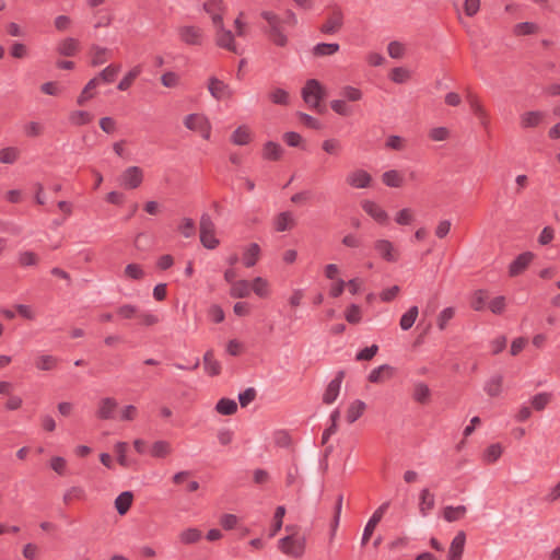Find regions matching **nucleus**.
Listing matches in <instances>:
<instances>
[{
    "label": "nucleus",
    "mask_w": 560,
    "mask_h": 560,
    "mask_svg": "<svg viewBox=\"0 0 560 560\" xmlns=\"http://www.w3.org/2000/svg\"><path fill=\"white\" fill-rule=\"evenodd\" d=\"M465 542H466L465 533L464 532L457 533V535L453 538V540L450 545L447 560H462Z\"/></svg>",
    "instance_id": "412c9836"
},
{
    "label": "nucleus",
    "mask_w": 560,
    "mask_h": 560,
    "mask_svg": "<svg viewBox=\"0 0 560 560\" xmlns=\"http://www.w3.org/2000/svg\"><path fill=\"white\" fill-rule=\"evenodd\" d=\"M183 125L186 129L199 133V136L209 141L212 133V125L209 117L202 113H190L183 118Z\"/></svg>",
    "instance_id": "20e7f679"
},
{
    "label": "nucleus",
    "mask_w": 560,
    "mask_h": 560,
    "mask_svg": "<svg viewBox=\"0 0 560 560\" xmlns=\"http://www.w3.org/2000/svg\"><path fill=\"white\" fill-rule=\"evenodd\" d=\"M117 406L118 404L115 398L104 397L98 401L96 416L103 420L112 419Z\"/></svg>",
    "instance_id": "b1692460"
},
{
    "label": "nucleus",
    "mask_w": 560,
    "mask_h": 560,
    "mask_svg": "<svg viewBox=\"0 0 560 560\" xmlns=\"http://www.w3.org/2000/svg\"><path fill=\"white\" fill-rule=\"evenodd\" d=\"M362 210L376 223L385 225L388 222L387 211L376 201L372 199H363L360 202Z\"/></svg>",
    "instance_id": "9d476101"
},
{
    "label": "nucleus",
    "mask_w": 560,
    "mask_h": 560,
    "mask_svg": "<svg viewBox=\"0 0 560 560\" xmlns=\"http://www.w3.org/2000/svg\"><path fill=\"white\" fill-rule=\"evenodd\" d=\"M261 16L268 23L271 42L279 47H284L288 44V36L281 28V18L272 11H262Z\"/></svg>",
    "instance_id": "39448f33"
},
{
    "label": "nucleus",
    "mask_w": 560,
    "mask_h": 560,
    "mask_svg": "<svg viewBox=\"0 0 560 560\" xmlns=\"http://www.w3.org/2000/svg\"><path fill=\"white\" fill-rule=\"evenodd\" d=\"M339 50V45L335 43H320L314 46L313 54L317 57L331 56Z\"/></svg>",
    "instance_id": "680f3d73"
},
{
    "label": "nucleus",
    "mask_w": 560,
    "mask_h": 560,
    "mask_svg": "<svg viewBox=\"0 0 560 560\" xmlns=\"http://www.w3.org/2000/svg\"><path fill=\"white\" fill-rule=\"evenodd\" d=\"M203 366L210 375H218L220 373V363L214 359L212 351L206 352L203 357Z\"/></svg>",
    "instance_id": "e2e57ef3"
},
{
    "label": "nucleus",
    "mask_w": 560,
    "mask_h": 560,
    "mask_svg": "<svg viewBox=\"0 0 560 560\" xmlns=\"http://www.w3.org/2000/svg\"><path fill=\"white\" fill-rule=\"evenodd\" d=\"M141 73V67L136 66L131 70H129L124 78L118 83V90L120 91H127L133 83V81L137 79V77Z\"/></svg>",
    "instance_id": "bf43d9fd"
},
{
    "label": "nucleus",
    "mask_w": 560,
    "mask_h": 560,
    "mask_svg": "<svg viewBox=\"0 0 560 560\" xmlns=\"http://www.w3.org/2000/svg\"><path fill=\"white\" fill-rule=\"evenodd\" d=\"M539 30L534 22H521L514 25L513 33L516 36L535 35L539 33Z\"/></svg>",
    "instance_id": "8fccbe9b"
},
{
    "label": "nucleus",
    "mask_w": 560,
    "mask_h": 560,
    "mask_svg": "<svg viewBox=\"0 0 560 560\" xmlns=\"http://www.w3.org/2000/svg\"><path fill=\"white\" fill-rule=\"evenodd\" d=\"M339 97H341L346 102H349L350 104L358 103V102L362 101L363 92L359 88L348 84V85H343L340 89Z\"/></svg>",
    "instance_id": "58836bf2"
},
{
    "label": "nucleus",
    "mask_w": 560,
    "mask_h": 560,
    "mask_svg": "<svg viewBox=\"0 0 560 560\" xmlns=\"http://www.w3.org/2000/svg\"><path fill=\"white\" fill-rule=\"evenodd\" d=\"M550 393L541 392L530 398V405L536 411H542L551 401Z\"/></svg>",
    "instance_id": "864d4df0"
},
{
    "label": "nucleus",
    "mask_w": 560,
    "mask_h": 560,
    "mask_svg": "<svg viewBox=\"0 0 560 560\" xmlns=\"http://www.w3.org/2000/svg\"><path fill=\"white\" fill-rule=\"evenodd\" d=\"M48 465L50 469L58 476H65L68 472V462L65 457L54 455L49 458Z\"/></svg>",
    "instance_id": "603ef678"
},
{
    "label": "nucleus",
    "mask_w": 560,
    "mask_h": 560,
    "mask_svg": "<svg viewBox=\"0 0 560 560\" xmlns=\"http://www.w3.org/2000/svg\"><path fill=\"white\" fill-rule=\"evenodd\" d=\"M534 258L535 255L532 252H524L518 255L509 266V276L517 277L523 273Z\"/></svg>",
    "instance_id": "f3484780"
},
{
    "label": "nucleus",
    "mask_w": 560,
    "mask_h": 560,
    "mask_svg": "<svg viewBox=\"0 0 560 560\" xmlns=\"http://www.w3.org/2000/svg\"><path fill=\"white\" fill-rule=\"evenodd\" d=\"M85 497V490L81 486H72L65 491L62 500L65 504H71L84 500Z\"/></svg>",
    "instance_id": "c03bdc74"
},
{
    "label": "nucleus",
    "mask_w": 560,
    "mask_h": 560,
    "mask_svg": "<svg viewBox=\"0 0 560 560\" xmlns=\"http://www.w3.org/2000/svg\"><path fill=\"white\" fill-rule=\"evenodd\" d=\"M98 86V78L91 79L82 89L80 94L78 95L75 103L78 106H84L91 100L96 96V90Z\"/></svg>",
    "instance_id": "aec40b11"
},
{
    "label": "nucleus",
    "mask_w": 560,
    "mask_h": 560,
    "mask_svg": "<svg viewBox=\"0 0 560 560\" xmlns=\"http://www.w3.org/2000/svg\"><path fill=\"white\" fill-rule=\"evenodd\" d=\"M144 180V172L140 166L131 165L120 174V184L125 189H138Z\"/></svg>",
    "instance_id": "1a4fd4ad"
},
{
    "label": "nucleus",
    "mask_w": 560,
    "mask_h": 560,
    "mask_svg": "<svg viewBox=\"0 0 560 560\" xmlns=\"http://www.w3.org/2000/svg\"><path fill=\"white\" fill-rule=\"evenodd\" d=\"M365 408L366 405L362 400L357 399L352 401L347 409L348 422L353 423L354 421H357L363 415Z\"/></svg>",
    "instance_id": "de8ad7c7"
},
{
    "label": "nucleus",
    "mask_w": 560,
    "mask_h": 560,
    "mask_svg": "<svg viewBox=\"0 0 560 560\" xmlns=\"http://www.w3.org/2000/svg\"><path fill=\"white\" fill-rule=\"evenodd\" d=\"M249 283L250 291H253L258 298L267 299L270 295V282L267 279L262 277H256L249 281Z\"/></svg>",
    "instance_id": "473e14b6"
},
{
    "label": "nucleus",
    "mask_w": 560,
    "mask_h": 560,
    "mask_svg": "<svg viewBox=\"0 0 560 560\" xmlns=\"http://www.w3.org/2000/svg\"><path fill=\"white\" fill-rule=\"evenodd\" d=\"M467 102L470 106V109L477 117L480 126L487 128L489 126L490 115L483 103L476 94L472 93L467 94Z\"/></svg>",
    "instance_id": "ddd939ff"
},
{
    "label": "nucleus",
    "mask_w": 560,
    "mask_h": 560,
    "mask_svg": "<svg viewBox=\"0 0 560 560\" xmlns=\"http://www.w3.org/2000/svg\"><path fill=\"white\" fill-rule=\"evenodd\" d=\"M120 71L119 65H109L105 69H103L96 78H98V83L103 81L104 83H110L114 81L115 77Z\"/></svg>",
    "instance_id": "0e129e2a"
},
{
    "label": "nucleus",
    "mask_w": 560,
    "mask_h": 560,
    "mask_svg": "<svg viewBox=\"0 0 560 560\" xmlns=\"http://www.w3.org/2000/svg\"><path fill=\"white\" fill-rule=\"evenodd\" d=\"M145 276V272L141 265L139 264H128L124 269V277L128 280H142Z\"/></svg>",
    "instance_id": "5fc2aeb1"
},
{
    "label": "nucleus",
    "mask_w": 560,
    "mask_h": 560,
    "mask_svg": "<svg viewBox=\"0 0 560 560\" xmlns=\"http://www.w3.org/2000/svg\"><path fill=\"white\" fill-rule=\"evenodd\" d=\"M57 52L65 57H73L80 49V42L73 37H65L57 44Z\"/></svg>",
    "instance_id": "4be33fe9"
},
{
    "label": "nucleus",
    "mask_w": 560,
    "mask_h": 560,
    "mask_svg": "<svg viewBox=\"0 0 560 560\" xmlns=\"http://www.w3.org/2000/svg\"><path fill=\"white\" fill-rule=\"evenodd\" d=\"M301 95L311 109L323 112L320 103L326 96V89L318 80L308 79L301 90Z\"/></svg>",
    "instance_id": "7ed1b4c3"
},
{
    "label": "nucleus",
    "mask_w": 560,
    "mask_h": 560,
    "mask_svg": "<svg viewBox=\"0 0 560 560\" xmlns=\"http://www.w3.org/2000/svg\"><path fill=\"white\" fill-rule=\"evenodd\" d=\"M202 8L211 20L215 44L221 48L238 54L232 31L224 26L223 15L226 12L224 0H206Z\"/></svg>",
    "instance_id": "f257e3e1"
},
{
    "label": "nucleus",
    "mask_w": 560,
    "mask_h": 560,
    "mask_svg": "<svg viewBox=\"0 0 560 560\" xmlns=\"http://www.w3.org/2000/svg\"><path fill=\"white\" fill-rule=\"evenodd\" d=\"M250 294V283L248 280L241 279L232 283L230 295L234 299H245Z\"/></svg>",
    "instance_id": "e433bc0d"
},
{
    "label": "nucleus",
    "mask_w": 560,
    "mask_h": 560,
    "mask_svg": "<svg viewBox=\"0 0 560 560\" xmlns=\"http://www.w3.org/2000/svg\"><path fill=\"white\" fill-rule=\"evenodd\" d=\"M394 374H395V368H393L388 364H383V365H380V366L373 369L370 372L368 380L371 383L381 384V383L392 378L394 376Z\"/></svg>",
    "instance_id": "6ab92c4d"
},
{
    "label": "nucleus",
    "mask_w": 560,
    "mask_h": 560,
    "mask_svg": "<svg viewBox=\"0 0 560 560\" xmlns=\"http://www.w3.org/2000/svg\"><path fill=\"white\" fill-rule=\"evenodd\" d=\"M374 249L378 256L388 261L395 262L399 258V252L393 242L386 238H380L374 242Z\"/></svg>",
    "instance_id": "f8f14e48"
},
{
    "label": "nucleus",
    "mask_w": 560,
    "mask_h": 560,
    "mask_svg": "<svg viewBox=\"0 0 560 560\" xmlns=\"http://www.w3.org/2000/svg\"><path fill=\"white\" fill-rule=\"evenodd\" d=\"M342 24L343 13L340 8L334 7L328 12L319 30L324 34H336L342 27Z\"/></svg>",
    "instance_id": "9b49d317"
},
{
    "label": "nucleus",
    "mask_w": 560,
    "mask_h": 560,
    "mask_svg": "<svg viewBox=\"0 0 560 560\" xmlns=\"http://www.w3.org/2000/svg\"><path fill=\"white\" fill-rule=\"evenodd\" d=\"M430 388L424 383H417L413 386L412 397L420 404H427L430 399Z\"/></svg>",
    "instance_id": "052dcab7"
},
{
    "label": "nucleus",
    "mask_w": 560,
    "mask_h": 560,
    "mask_svg": "<svg viewBox=\"0 0 560 560\" xmlns=\"http://www.w3.org/2000/svg\"><path fill=\"white\" fill-rule=\"evenodd\" d=\"M294 225V215L289 211L281 212L273 219V226L278 232L290 231Z\"/></svg>",
    "instance_id": "c756f323"
},
{
    "label": "nucleus",
    "mask_w": 560,
    "mask_h": 560,
    "mask_svg": "<svg viewBox=\"0 0 560 560\" xmlns=\"http://www.w3.org/2000/svg\"><path fill=\"white\" fill-rule=\"evenodd\" d=\"M419 316V308L418 306L413 305L410 306L400 317L399 319V326L401 330L407 331L409 330L413 324L416 323L417 318Z\"/></svg>",
    "instance_id": "a19ab883"
},
{
    "label": "nucleus",
    "mask_w": 560,
    "mask_h": 560,
    "mask_svg": "<svg viewBox=\"0 0 560 560\" xmlns=\"http://www.w3.org/2000/svg\"><path fill=\"white\" fill-rule=\"evenodd\" d=\"M59 359L52 354L39 352L34 361L36 370L40 372H51L58 368Z\"/></svg>",
    "instance_id": "a211bd4d"
},
{
    "label": "nucleus",
    "mask_w": 560,
    "mask_h": 560,
    "mask_svg": "<svg viewBox=\"0 0 560 560\" xmlns=\"http://www.w3.org/2000/svg\"><path fill=\"white\" fill-rule=\"evenodd\" d=\"M435 506V495L428 489L424 488L419 494V513L422 517L429 515L430 511Z\"/></svg>",
    "instance_id": "a878e982"
},
{
    "label": "nucleus",
    "mask_w": 560,
    "mask_h": 560,
    "mask_svg": "<svg viewBox=\"0 0 560 560\" xmlns=\"http://www.w3.org/2000/svg\"><path fill=\"white\" fill-rule=\"evenodd\" d=\"M342 376L343 374L339 373V375L328 384L323 396L325 404L330 405L337 399L341 388Z\"/></svg>",
    "instance_id": "7c9ffc66"
},
{
    "label": "nucleus",
    "mask_w": 560,
    "mask_h": 560,
    "mask_svg": "<svg viewBox=\"0 0 560 560\" xmlns=\"http://www.w3.org/2000/svg\"><path fill=\"white\" fill-rule=\"evenodd\" d=\"M329 106L336 115L341 117H349L353 114V106L341 97L331 100Z\"/></svg>",
    "instance_id": "4c0bfd02"
},
{
    "label": "nucleus",
    "mask_w": 560,
    "mask_h": 560,
    "mask_svg": "<svg viewBox=\"0 0 560 560\" xmlns=\"http://www.w3.org/2000/svg\"><path fill=\"white\" fill-rule=\"evenodd\" d=\"M394 220L398 225H410L415 221V211L408 207L399 209L395 213Z\"/></svg>",
    "instance_id": "6e6d98bb"
},
{
    "label": "nucleus",
    "mask_w": 560,
    "mask_h": 560,
    "mask_svg": "<svg viewBox=\"0 0 560 560\" xmlns=\"http://www.w3.org/2000/svg\"><path fill=\"white\" fill-rule=\"evenodd\" d=\"M411 71L406 67H395L389 71V79L396 84L407 83L411 79Z\"/></svg>",
    "instance_id": "49530a36"
},
{
    "label": "nucleus",
    "mask_w": 560,
    "mask_h": 560,
    "mask_svg": "<svg viewBox=\"0 0 560 560\" xmlns=\"http://www.w3.org/2000/svg\"><path fill=\"white\" fill-rule=\"evenodd\" d=\"M503 377L501 375L491 376L485 384V392L490 397H498L502 393Z\"/></svg>",
    "instance_id": "79ce46f5"
},
{
    "label": "nucleus",
    "mask_w": 560,
    "mask_h": 560,
    "mask_svg": "<svg viewBox=\"0 0 560 560\" xmlns=\"http://www.w3.org/2000/svg\"><path fill=\"white\" fill-rule=\"evenodd\" d=\"M381 180L389 188H401L405 185V176L398 170L385 171L381 176Z\"/></svg>",
    "instance_id": "bb28decb"
},
{
    "label": "nucleus",
    "mask_w": 560,
    "mask_h": 560,
    "mask_svg": "<svg viewBox=\"0 0 560 560\" xmlns=\"http://www.w3.org/2000/svg\"><path fill=\"white\" fill-rule=\"evenodd\" d=\"M545 119V113L539 110H527L520 116V124L522 128H536Z\"/></svg>",
    "instance_id": "393cba45"
},
{
    "label": "nucleus",
    "mask_w": 560,
    "mask_h": 560,
    "mask_svg": "<svg viewBox=\"0 0 560 560\" xmlns=\"http://www.w3.org/2000/svg\"><path fill=\"white\" fill-rule=\"evenodd\" d=\"M345 318L349 324H359L362 319V310L357 304H351L345 312Z\"/></svg>",
    "instance_id": "69168bd1"
},
{
    "label": "nucleus",
    "mask_w": 560,
    "mask_h": 560,
    "mask_svg": "<svg viewBox=\"0 0 560 560\" xmlns=\"http://www.w3.org/2000/svg\"><path fill=\"white\" fill-rule=\"evenodd\" d=\"M178 37L188 45H201L203 42V31L196 25H183L178 28Z\"/></svg>",
    "instance_id": "4468645a"
},
{
    "label": "nucleus",
    "mask_w": 560,
    "mask_h": 560,
    "mask_svg": "<svg viewBox=\"0 0 560 560\" xmlns=\"http://www.w3.org/2000/svg\"><path fill=\"white\" fill-rule=\"evenodd\" d=\"M40 261L39 256L33 250H21L18 254V264L22 268L37 267Z\"/></svg>",
    "instance_id": "ea45409f"
},
{
    "label": "nucleus",
    "mask_w": 560,
    "mask_h": 560,
    "mask_svg": "<svg viewBox=\"0 0 560 560\" xmlns=\"http://www.w3.org/2000/svg\"><path fill=\"white\" fill-rule=\"evenodd\" d=\"M467 513V509L464 505L458 506H446L443 510V517L447 522H455L462 520Z\"/></svg>",
    "instance_id": "3c124183"
},
{
    "label": "nucleus",
    "mask_w": 560,
    "mask_h": 560,
    "mask_svg": "<svg viewBox=\"0 0 560 560\" xmlns=\"http://www.w3.org/2000/svg\"><path fill=\"white\" fill-rule=\"evenodd\" d=\"M389 508V502H384L382 505H380L376 511L373 513L369 522L366 523L361 544L362 546H365L370 538L373 535L374 529L376 528L377 524L381 522L382 517L384 516L385 512Z\"/></svg>",
    "instance_id": "2eb2a0df"
},
{
    "label": "nucleus",
    "mask_w": 560,
    "mask_h": 560,
    "mask_svg": "<svg viewBox=\"0 0 560 560\" xmlns=\"http://www.w3.org/2000/svg\"><path fill=\"white\" fill-rule=\"evenodd\" d=\"M207 90L215 101H229L234 97L233 88L218 77H210L207 81Z\"/></svg>",
    "instance_id": "6e6552de"
},
{
    "label": "nucleus",
    "mask_w": 560,
    "mask_h": 560,
    "mask_svg": "<svg viewBox=\"0 0 560 560\" xmlns=\"http://www.w3.org/2000/svg\"><path fill=\"white\" fill-rule=\"evenodd\" d=\"M215 411L222 416H232L237 411V404L230 398H221L215 405Z\"/></svg>",
    "instance_id": "09e8293b"
},
{
    "label": "nucleus",
    "mask_w": 560,
    "mask_h": 560,
    "mask_svg": "<svg viewBox=\"0 0 560 560\" xmlns=\"http://www.w3.org/2000/svg\"><path fill=\"white\" fill-rule=\"evenodd\" d=\"M14 310L25 320H35L37 317L36 310L28 304H15Z\"/></svg>",
    "instance_id": "338daca9"
},
{
    "label": "nucleus",
    "mask_w": 560,
    "mask_h": 560,
    "mask_svg": "<svg viewBox=\"0 0 560 560\" xmlns=\"http://www.w3.org/2000/svg\"><path fill=\"white\" fill-rule=\"evenodd\" d=\"M68 119L72 126L80 127L92 122L94 116L92 113L84 109H73L69 113Z\"/></svg>",
    "instance_id": "72a5a7b5"
},
{
    "label": "nucleus",
    "mask_w": 560,
    "mask_h": 560,
    "mask_svg": "<svg viewBox=\"0 0 560 560\" xmlns=\"http://www.w3.org/2000/svg\"><path fill=\"white\" fill-rule=\"evenodd\" d=\"M503 454V446L500 443L490 444L482 454L486 464H494Z\"/></svg>",
    "instance_id": "a18cd8bd"
},
{
    "label": "nucleus",
    "mask_w": 560,
    "mask_h": 560,
    "mask_svg": "<svg viewBox=\"0 0 560 560\" xmlns=\"http://www.w3.org/2000/svg\"><path fill=\"white\" fill-rule=\"evenodd\" d=\"M284 149L275 141H267L261 149V156L267 161H279L282 159Z\"/></svg>",
    "instance_id": "cd10ccee"
},
{
    "label": "nucleus",
    "mask_w": 560,
    "mask_h": 560,
    "mask_svg": "<svg viewBox=\"0 0 560 560\" xmlns=\"http://www.w3.org/2000/svg\"><path fill=\"white\" fill-rule=\"evenodd\" d=\"M132 501H133V494L130 491H125V492L120 493L115 499V508H116L118 514L125 515L129 511V509L132 504Z\"/></svg>",
    "instance_id": "37998d69"
},
{
    "label": "nucleus",
    "mask_w": 560,
    "mask_h": 560,
    "mask_svg": "<svg viewBox=\"0 0 560 560\" xmlns=\"http://www.w3.org/2000/svg\"><path fill=\"white\" fill-rule=\"evenodd\" d=\"M320 150L329 156L337 158L342 153L343 145L339 139L329 137L322 141Z\"/></svg>",
    "instance_id": "2f4dec72"
},
{
    "label": "nucleus",
    "mask_w": 560,
    "mask_h": 560,
    "mask_svg": "<svg viewBox=\"0 0 560 560\" xmlns=\"http://www.w3.org/2000/svg\"><path fill=\"white\" fill-rule=\"evenodd\" d=\"M269 98L273 104L288 106L291 97L289 92L281 88H276L269 93Z\"/></svg>",
    "instance_id": "13d9d810"
},
{
    "label": "nucleus",
    "mask_w": 560,
    "mask_h": 560,
    "mask_svg": "<svg viewBox=\"0 0 560 560\" xmlns=\"http://www.w3.org/2000/svg\"><path fill=\"white\" fill-rule=\"evenodd\" d=\"M261 249L257 243H250L244 247L242 260L245 267H254L260 259Z\"/></svg>",
    "instance_id": "5701e85b"
},
{
    "label": "nucleus",
    "mask_w": 560,
    "mask_h": 560,
    "mask_svg": "<svg viewBox=\"0 0 560 560\" xmlns=\"http://www.w3.org/2000/svg\"><path fill=\"white\" fill-rule=\"evenodd\" d=\"M254 139V131L253 129L246 125V124H243V125H240L237 126L231 133L230 136V141L234 144V145H238V147H243V145H248L252 143Z\"/></svg>",
    "instance_id": "dca6fc26"
},
{
    "label": "nucleus",
    "mask_w": 560,
    "mask_h": 560,
    "mask_svg": "<svg viewBox=\"0 0 560 560\" xmlns=\"http://www.w3.org/2000/svg\"><path fill=\"white\" fill-rule=\"evenodd\" d=\"M172 445L165 440L154 441L150 446V455L153 458H166L172 453Z\"/></svg>",
    "instance_id": "c9c22d12"
},
{
    "label": "nucleus",
    "mask_w": 560,
    "mask_h": 560,
    "mask_svg": "<svg viewBox=\"0 0 560 560\" xmlns=\"http://www.w3.org/2000/svg\"><path fill=\"white\" fill-rule=\"evenodd\" d=\"M407 46L399 40H392L387 45V54L393 59H401L406 56Z\"/></svg>",
    "instance_id": "4d7b16f0"
},
{
    "label": "nucleus",
    "mask_w": 560,
    "mask_h": 560,
    "mask_svg": "<svg viewBox=\"0 0 560 560\" xmlns=\"http://www.w3.org/2000/svg\"><path fill=\"white\" fill-rule=\"evenodd\" d=\"M22 151L14 145H8L0 149V163L12 165L21 158Z\"/></svg>",
    "instance_id": "f704fd0d"
},
{
    "label": "nucleus",
    "mask_w": 560,
    "mask_h": 560,
    "mask_svg": "<svg viewBox=\"0 0 560 560\" xmlns=\"http://www.w3.org/2000/svg\"><path fill=\"white\" fill-rule=\"evenodd\" d=\"M285 530L289 534L278 541V548L282 553L291 558H301L305 551V535L292 526H287Z\"/></svg>",
    "instance_id": "f03ea898"
},
{
    "label": "nucleus",
    "mask_w": 560,
    "mask_h": 560,
    "mask_svg": "<svg viewBox=\"0 0 560 560\" xmlns=\"http://www.w3.org/2000/svg\"><path fill=\"white\" fill-rule=\"evenodd\" d=\"M346 184L352 189H371L374 185V178L370 172L362 167H354L347 173Z\"/></svg>",
    "instance_id": "423d86ee"
},
{
    "label": "nucleus",
    "mask_w": 560,
    "mask_h": 560,
    "mask_svg": "<svg viewBox=\"0 0 560 560\" xmlns=\"http://www.w3.org/2000/svg\"><path fill=\"white\" fill-rule=\"evenodd\" d=\"M200 242L208 249H214L219 245L215 236V224L208 213H203L199 222Z\"/></svg>",
    "instance_id": "0eeeda50"
},
{
    "label": "nucleus",
    "mask_w": 560,
    "mask_h": 560,
    "mask_svg": "<svg viewBox=\"0 0 560 560\" xmlns=\"http://www.w3.org/2000/svg\"><path fill=\"white\" fill-rule=\"evenodd\" d=\"M201 538L202 532L197 527H185L178 534L179 542L185 546L198 544Z\"/></svg>",
    "instance_id": "c85d7f7f"
},
{
    "label": "nucleus",
    "mask_w": 560,
    "mask_h": 560,
    "mask_svg": "<svg viewBox=\"0 0 560 560\" xmlns=\"http://www.w3.org/2000/svg\"><path fill=\"white\" fill-rule=\"evenodd\" d=\"M54 27L58 32H67L72 27L73 21L69 15L59 14L54 19Z\"/></svg>",
    "instance_id": "774afa93"
}]
</instances>
